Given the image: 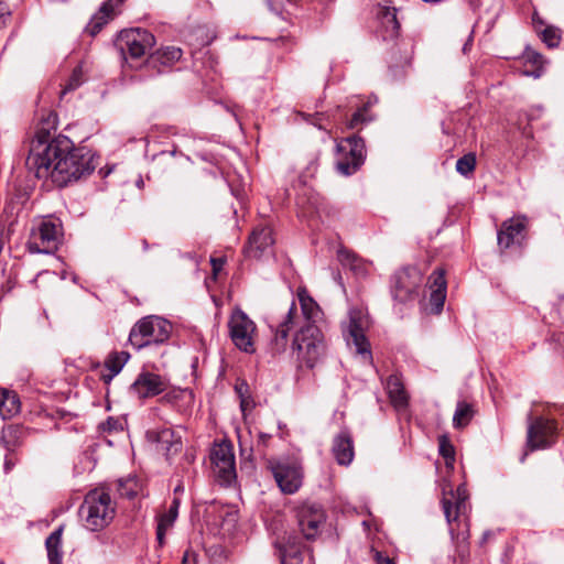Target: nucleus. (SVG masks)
<instances>
[{
  "label": "nucleus",
  "mask_w": 564,
  "mask_h": 564,
  "mask_svg": "<svg viewBox=\"0 0 564 564\" xmlns=\"http://www.w3.org/2000/svg\"><path fill=\"white\" fill-rule=\"evenodd\" d=\"M57 127V115L47 111L36 128L26 158V166L37 178L51 180L56 186L68 184L90 175L99 156L85 147L75 148L63 134L52 137Z\"/></svg>",
  "instance_id": "obj_1"
},
{
  "label": "nucleus",
  "mask_w": 564,
  "mask_h": 564,
  "mask_svg": "<svg viewBox=\"0 0 564 564\" xmlns=\"http://www.w3.org/2000/svg\"><path fill=\"white\" fill-rule=\"evenodd\" d=\"M297 299L301 312H299L295 302H292L284 319L276 327L271 341V349L274 355L285 351L289 332L296 326L299 329L294 335L292 349L297 359L308 368H313L325 351L324 336L316 326V323L321 319L322 311L305 289L299 290Z\"/></svg>",
  "instance_id": "obj_2"
},
{
  "label": "nucleus",
  "mask_w": 564,
  "mask_h": 564,
  "mask_svg": "<svg viewBox=\"0 0 564 564\" xmlns=\"http://www.w3.org/2000/svg\"><path fill=\"white\" fill-rule=\"evenodd\" d=\"M84 525L96 532L107 527L115 517V507L110 495L104 490H90L79 509Z\"/></svg>",
  "instance_id": "obj_3"
},
{
  "label": "nucleus",
  "mask_w": 564,
  "mask_h": 564,
  "mask_svg": "<svg viewBox=\"0 0 564 564\" xmlns=\"http://www.w3.org/2000/svg\"><path fill=\"white\" fill-rule=\"evenodd\" d=\"M171 332L172 325L169 321L151 315L135 323L130 330L129 341L137 349H141L153 344L166 341Z\"/></svg>",
  "instance_id": "obj_4"
},
{
  "label": "nucleus",
  "mask_w": 564,
  "mask_h": 564,
  "mask_svg": "<svg viewBox=\"0 0 564 564\" xmlns=\"http://www.w3.org/2000/svg\"><path fill=\"white\" fill-rule=\"evenodd\" d=\"M62 237L61 220L52 217L43 218L32 228L28 249L31 253L51 254L57 250Z\"/></svg>",
  "instance_id": "obj_5"
},
{
  "label": "nucleus",
  "mask_w": 564,
  "mask_h": 564,
  "mask_svg": "<svg viewBox=\"0 0 564 564\" xmlns=\"http://www.w3.org/2000/svg\"><path fill=\"white\" fill-rule=\"evenodd\" d=\"M337 171L345 176L356 173L366 159L365 141L358 135H350L337 144Z\"/></svg>",
  "instance_id": "obj_6"
},
{
  "label": "nucleus",
  "mask_w": 564,
  "mask_h": 564,
  "mask_svg": "<svg viewBox=\"0 0 564 564\" xmlns=\"http://www.w3.org/2000/svg\"><path fill=\"white\" fill-rule=\"evenodd\" d=\"M423 281V275L416 267H404L391 278L390 291L392 299L398 303L413 301Z\"/></svg>",
  "instance_id": "obj_7"
},
{
  "label": "nucleus",
  "mask_w": 564,
  "mask_h": 564,
  "mask_svg": "<svg viewBox=\"0 0 564 564\" xmlns=\"http://www.w3.org/2000/svg\"><path fill=\"white\" fill-rule=\"evenodd\" d=\"M367 318L359 311H351L349 313V321L344 328L345 338L349 347H354L357 355L362 360L371 362L372 355L370 344L365 335L367 327Z\"/></svg>",
  "instance_id": "obj_8"
},
{
  "label": "nucleus",
  "mask_w": 564,
  "mask_h": 564,
  "mask_svg": "<svg viewBox=\"0 0 564 564\" xmlns=\"http://www.w3.org/2000/svg\"><path fill=\"white\" fill-rule=\"evenodd\" d=\"M451 498L444 497L442 500L443 511L448 524L449 534L453 540L459 539L460 517L467 511L468 492L465 485H459L455 492H451Z\"/></svg>",
  "instance_id": "obj_9"
},
{
  "label": "nucleus",
  "mask_w": 564,
  "mask_h": 564,
  "mask_svg": "<svg viewBox=\"0 0 564 564\" xmlns=\"http://www.w3.org/2000/svg\"><path fill=\"white\" fill-rule=\"evenodd\" d=\"M155 44L154 35L148 30L135 28L119 33L117 45L122 54L139 58L148 53Z\"/></svg>",
  "instance_id": "obj_10"
},
{
  "label": "nucleus",
  "mask_w": 564,
  "mask_h": 564,
  "mask_svg": "<svg viewBox=\"0 0 564 564\" xmlns=\"http://www.w3.org/2000/svg\"><path fill=\"white\" fill-rule=\"evenodd\" d=\"M229 335L235 346L245 351L252 352L256 324L240 308L234 310L228 322Z\"/></svg>",
  "instance_id": "obj_11"
},
{
  "label": "nucleus",
  "mask_w": 564,
  "mask_h": 564,
  "mask_svg": "<svg viewBox=\"0 0 564 564\" xmlns=\"http://www.w3.org/2000/svg\"><path fill=\"white\" fill-rule=\"evenodd\" d=\"M557 433L558 429L554 420L539 416L529 423L527 446L530 451L549 448L556 443Z\"/></svg>",
  "instance_id": "obj_12"
},
{
  "label": "nucleus",
  "mask_w": 564,
  "mask_h": 564,
  "mask_svg": "<svg viewBox=\"0 0 564 564\" xmlns=\"http://www.w3.org/2000/svg\"><path fill=\"white\" fill-rule=\"evenodd\" d=\"M270 468L282 492L292 495L300 489L303 479V471L299 464L276 462L272 463Z\"/></svg>",
  "instance_id": "obj_13"
},
{
  "label": "nucleus",
  "mask_w": 564,
  "mask_h": 564,
  "mask_svg": "<svg viewBox=\"0 0 564 564\" xmlns=\"http://www.w3.org/2000/svg\"><path fill=\"white\" fill-rule=\"evenodd\" d=\"M210 460L223 482L230 484L236 478L235 455L230 444H216L210 452Z\"/></svg>",
  "instance_id": "obj_14"
},
{
  "label": "nucleus",
  "mask_w": 564,
  "mask_h": 564,
  "mask_svg": "<svg viewBox=\"0 0 564 564\" xmlns=\"http://www.w3.org/2000/svg\"><path fill=\"white\" fill-rule=\"evenodd\" d=\"M325 521V512L321 505L308 503L297 511L299 528L306 540L315 539Z\"/></svg>",
  "instance_id": "obj_15"
},
{
  "label": "nucleus",
  "mask_w": 564,
  "mask_h": 564,
  "mask_svg": "<svg viewBox=\"0 0 564 564\" xmlns=\"http://www.w3.org/2000/svg\"><path fill=\"white\" fill-rule=\"evenodd\" d=\"M527 237V218L524 216L512 217L502 223L497 234L500 249H508L512 246H522Z\"/></svg>",
  "instance_id": "obj_16"
},
{
  "label": "nucleus",
  "mask_w": 564,
  "mask_h": 564,
  "mask_svg": "<svg viewBox=\"0 0 564 564\" xmlns=\"http://www.w3.org/2000/svg\"><path fill=\"white\" fill-rule=\"evenodd\" d=\"M167 388V381L160 375L142 371L130 386V393L138 399L155 397Z\"/></svg>",
  "instance_id": "obj_17"
},
{
  "label": "nucleus",
  "mask_w": 564,
  "mask_h": 564,
  "mask_svg": "<svg viewBox=\"0 0 564 564\" xmlns=\"http://www.w3.org/2000/svg\"><path fill=\"white\" fill-rule=\"evenodd\" d=\"M147 438L156 445V449L167 459L182 449L181 436L176 435L171 427L153 429L147 432Z\"/></svg>",
  "instance_id": "obj_18"
},
{
  "label": "nucleus",
  "mask_w": 564,
  "mask_h": 564,
  "mask_svg": "<svg viewBox=\"0 0 564 564\" xmlns=\"http://www.w3.org/2000/svg\"><path fill=\"white\" fill-rule=\"evenodd\" d=\"M274 239L272 229L268 225L257 226L249 236L248 245L245 247V254L248 258L259 259L273 246Z\"/></svg>",
  "instance_id": "obj_19"
},
{
  "label": "nucleus",
  "mask_w": 564,
  "mask_h": 564,
  "mask_svg": "<svg viewBox=\"0 0 564 564\" xmlns=\"http://www.w3.org/2000/svg\"><path fill=\"white\" fill-rule=\"evenodd\" d=\"M376 15L379 22L378 33L382 39L384 41L397 39L400 31L397 9L388 4H379Z\"/></svg>",
  "instance_id": "obj_20"
},
{
  "label": "nucleus",
  "mask_w": 564,
  "mask_h": 564,
  "mask_svg": "<svg viewBox=\"0 0 564 564\" xmlns=\"http://www.w3.org/2000/svg\"><path fill=\"white\" fill-rule=\"evenodd\" d=\"M274 547L280 564H302L303 545L299 536L289 534L283 542L276 541Z\"/></svg>",
  "instance_id": "obj_21"
},
{
  "label": "nucleus",
  "mask_w": 564,
  "mask_h": 564,
  "mask_svg": "<svg viewBox=\"0 0 564 564\" xmlns=\"http://www.w3.org/2000/svg\"><path fill=\"white\" fill-rule=\"evenodd\" d=\"M332 454L335 460L341 466H348L351 464L355 451L354 441L350 432L347 429H343L333 438Z\"/></svg>",
  "instance_id": "obj_22"
},
{
  "label": "nucleus",
  "mask_w": 564,
  "mask_h": 564,
  "mask_svg": "<svg viewBox=\"0 0 564 564\" xmlns=\"http://www.w3.org/2000/svg\"><path fill=\"white\" fill-rule=\"evenodd\" d=\"M429 288L431 290L430 303L432 312L440 314L443 310L446 299V280L443 269H435L429 276Z\"/></svg>",
  "instance_id": "obj_23"
},
{
  "label": "nucleus",
  "mask_w": 564,
  "mask_h": 564,
  "mask_svg": "<svg viewBox=\"0 0 564 564\" xmlns=\"http://www.w3.org/2000/svg\"><path fill=\"white\" fill-rule=\"evenodd\" d=\"M386 390L390 402L395 410L401 411L406 409L409 395L404 389L403 381L398 373H393L388 377L386 381Z\"/></svg>",
  "instance_id": "obj_24"
},
{
  "label": "nucleus",
  "mask_w": 564,
  "mask_h": 564,
  "mask_svg": "<svg viewBox=\"0 0 564 564\" xmlns=\"http://www.w3.org/2000/svg\"><path fill=\"white\" fill-rule=\"evenodd\" d=\"M337 259L345 269H349L357 278H365L369 274L371 262L366 261L345 248L337 251Z\"/></svg>",
  "instance_id": "obj_25"
},
{
  "label": "nucleus",
  "mask_w": 564,
  "mask_h": 564,
  "mask_svg": "<svg viewBox=\"0 0 564 564\" xmlns=\"http://www.w3.org/2000/svg\"><path fill=\"white\" fill-rule=\"evenodd\" d=\"M180 506L181 500L175 497L169 509L158 517L156 540L160 546L164 544L166 531L174 525V522L177 519Z\"/></svg>",
  "instance_id": "obj_26"
},
{
  "label": "nucleus",
  "mask_w": 564,
  "mask_h": 564,
  "mask_svg": "<svg viewBox=\"0 0 564 564\" xmlns=\"http://www.w3.org/2000/svg\"><path fill=\"white\" fill-rule=\"evenodd\" d=\"M183 52L180 47L166 46L151 54L147 59V67L156 68L159 66L171 67L181 59Z\"/></svg>",
  "instance_id": "obj_27"
},
{
  "label": "nucleus",
  "mask_w": 564,
  "mask_h": 564,
  "mask_svg": "<svg viewBox=\"0 0 564 564\" xmlns=\"http://www.w3.org/2000/svg\"><path fill=\"white\" fill-rule=\"evenodd\" d=\"M129 358L130 355L127 351H115L109 354L105 360V369L108 372H102L100 375L101 380L107 384L110 383V381L122 370Z\"/></svg>",
  "instance_id": "obj_28"
},
{
  "label": "nucleus",
  "mask_w": 564,
  "mask_h": 564,
  "mask_svg": "<svg viewBox=\"0 0 564 564\" xmlns=\"http://www.w3.org/2000/svg\"><path fill=\"white\" fill-rule=\"evenodd\" d=\"M123 2V0H107L99 9V12L93 18L89 24V31L91 35L97 34L101 28L107 23L111 14L115 13L116 9Z\"/></svg>",
  "instance_id": "obj_29"
},
{
  "label": "nucleus",
  "mask_w": 564,
  "mask_h": 564,
  "mask_svg": "<svg viewBox=\"0 0 564 564\" xmlns=\"http://www.w3.org/2000/svg\"><path fill=\"white\" fill-rule=\"evenodd\" d=\"M63 530H64V527L59 525L46 538L45 547L47 551V558H48L50 564H61L62 563Z\"/></svg>",
  "instance_id": "obj_30"
},
{
  "label": "nucleus",
  "mask_w": 564,
  "mask_h": 564,
  "mask_svg": "<svg viewBox=\"0 0 564 564\" xmlns=\"http://www.w3.org/2000/svg\"><path fill=\"white\" fill-rule=\"evenodd\" d=\"M476 414L473 404L466 401H458L455 413L453 415V425L455 429H463L467 426Z\"/></svg>",
  "instance_id": "obj_31"
},
{
  "label": "nucleus",
  "mask_w": 564,
  "mask_h": 564,
  "mask_svg": "<svg viewBox=\"0 0 564 564\" xmlns=\"http://www.w3.org/2000/svg\"><path fill=\"white\" fill-rule=\"evenodd\" d=\"M19 411L20 401L17 394L7 390H0V416L2 419H8L17 414Z\"/></svg>",
  "instance_id": "obj_32"
},
{
  "label": "nucleus",
  "mask_w": 564,
  "mask_h": 564,
  "mask_svg": "<svg viewBox=\"0 0 564 564\" xmlns=\"http://www.w3.org/2000/svg\"><path fill=\"white\" fill-rule=\"evenodd\" d=\"M438 452L445 459L446 467L453 469L455 463V448L446 435H441L438 437Z\"/></svg>",
  "instance_id": "obj_33"
},
{
  "label": "nucleus",
  "mask_w": 564,
  "mask_h": 564,
  "mask_svg": "<svg viewBox=\"0 0 564 564\" xmlns=\"http://www.w3.org/2000/svg\"><path fill=\"white\" fill-rule=\"evenodd\" d=\"M538 33L541 36V40L543 41V43H545L547 47L553 48V47L558 46L561 37H562L560 29H557L553 25H547V26H544Z\"/></svg>",
  "instance_id": "obj_34"
},
{
  "label": "nucleus",
  "mask_w": 564,
  "mask_h": 564,
  "mask_svg": "<svg viewBox=\"0 0 564 564\" xmlns=\"http://www.w3.org/2000/svg\"><path fill=\"white\" fill-rule=\"evenodd\" d=\"M139 482L135 477L120 479L118 482V492L121 497L132 499L138 495Z\"/></svg>",
  "instance_id": "obj_35"
},
{
  "label": "nucleus",
  "mask_w": 564,
  "mask_h": 564,
  "mask_svg": "<svg viewBox=\"0 0 564 564\" xmlns=\"http://www.w3.org/2000/svg\"><path fill=\"white\" fill-rule=\"evenodd\" d=\"M475 166L476 156L473 153L465 154L456 162V171L464 176L470 174L475 170Z\"/></svg>",
  "instance_id": "obj_36"
},
{
  "label": "nucleus",
  "mask_w": 564,
  "mask_h": 564,
  "mask_svg": "<svg viewBox=\"0 0 564 564\" xmlns=\"http://www.w3.org/2000/svg\"><path fill=\"white\" fill-rule=\"evenodd\" d=\"M83 82H84V77H83L82 66H76L73 70L68 82L66 83L64 89L61 91L62 95L77 89L83 84Z\"/></svg>",
  "instance_id": "obj_37"
},
{
  "label": "nucleus",
  "mask_w": 564,
  "mask_h": 564,
  "mask_svg": "<svg viewBox=\"0 0 564 564\" xmlns=\"http://www.w3.org/2000/svg\"><path fill=\"white\" fill-rule=\"evenodd\" d=\"M366 112H367V108L366 107L359 108L352 115L351 119L349 120L348 128L349 129H356L360 124H364V123L370 121V118L367 117Z\"/></svg>",
  "instance_id": "obj_38"
},
{
  "label": "nucleus",
  "mask_w": 564,
  "mask_h": 564,
  "mask_svg": "<svg viewBox=\"0 0 564 564\" xmlns=\"http://www.w3.org/2000/svg\"><path fill=\"white\" fill-rule=\"evenodd\" d=\"M410 65V57L404 56L400 63V65H389V70L393 79H400L405 76V67Z\"/></svg>",
  "instance_id": "obj_39"
},
{
  "label": "nucleus",
  "mask_w": 564,
  "mask_h": 564,
  "mask_svg": "<svg viewBox=\"0 0 564 564\" xmlns=\"http://www.w3.org/2000/svg\"><path fill=\"white\" fill-rule=\"evenodd\" d=\"M101 429L107 432L121 431L122 424L118 419L108 417L107 421L101 423Z\"/></svg>",
  "instance_id": "obj_40"
},
{
  "label": "nucleus",
  "mask_w": 564,
  "mask_h": 564,
  "mask_svg": "<svg viewBox=\"0 0 564 564\" xmlns=\"http://www.w3.org/2000/svg\"><path fill=\"white\" fill-rule=\"evenodd\" d=\"M373 558L377 564H394L390 557L386 556L382 552L379 551L375 552Z\"/></svg>",
  "instance_id": "obj_41"
},
{
  "label": "nucleus",
  "mask_w": 564,
  "mask_h": 564,
  "mask_svg": "<svg viewBox=\"0 0 564 564\" xmlns=\"http://www.w3.org/2000/svg\"><path fill=\"white\" fill-rule=\"evenodd\" d=\"M9 15V8L8 6L0 1V25L6 23V19Z\"/></svg>",
  "instance_id": "obj_42"
},
{
  "label": "nucleus",
  "mask_w": 564,
  "mask_h": 564,
  "mask_svg": "<svg viewBox=\"0 0 564 564\" xmlns=\"http://www.w3.org/2000/svg\"><path fill=\"white\" fill-rule=\"evenodd\" d=\"M235 390L240 399L246 398V393H248V384L246 382H241L236 384Z\"/></svg>",
  "instance_id": "obj_43"
},
{
  "label": "nucleus",
  "mask_w": 564,
  "mask_h": 564,
  "mask_svg": "<svg viewBox=\"0 0 564 564\" xmlns=\"http://www.w3.org/2000/svg\"><path fill=\"white\" fill-rule=\"evenodd\" d=\"M532 23L536 32L541 31L544 26L543 20L539 17L536 12H534L532 15Z\"/></svg>",
  "instance_id": "obj_44"
},
{
  "label": "nucleus",
  "mask_w": 564,
  "mask_h": 564,
  "mask_svg": "<svg viewBox=\"0 0 564 564\" xmlns=\"http://www.w3.org/2000/svg\"><path fill=\"white\" fill-rule=\"evenodd\" d=\"M240 406H241L242 412H245L248 408L251 406L250 400L248 398L240 399Z\"/></svg>",
  "instance_id": "obj_45"
},
{
  "label": "nucleus",
  "mask_w": 564,
  "mask_h": 564,
  "mask_svg": "<svg viewBox=\"0 0 564 564\" xmlns=\"http://www.w3.org/2000/svg\"><path fill=\"white\" fill-rule=\"evenodd\" d=\"M112 172V167H100L99 170V174L101 175V177H106L108 176L110 173Z\"/></svg>",
  "instance_id": "obj_46"
},
{
  "label": "nucleus",
  "mask_w": 564,
  "mask_h": 564,
  "mask_svg": "<svg viewBox=\"0 0 564 564\" xmlns=\"http://www.w3.org/2000/svg\"><path fill=\"white\" fill-rule=\"evenodd\" d=\"M184 492V486L182 484H178L175 488H174V494L175 495H181Z\"/></svg>",
  "instance_id": "obj_47"
},
{
  "label": "nucleus",
  "mask_w": 564,
  "mask_h": 564,
  "mask_svg": "<svg viewBox=\"0 0 564 564\" xmlns=\"http://www.w3.org/2000/svg\"><path fill=\"white\" fill-rule=\"evenodd\" d=\"M259 438H260V441H261L263 444H265L267 440H268V438H270V435L264 434V433H260V434H259Z\"/></svg>",
  "instance_id": "obj_48"
},
{
  "label": "nucleus",
  "mask_w": 564,
  "mask_h": 564,
  "mask_svg": "<svg viewBox=\"0 0 564 564\" xmlns=\"http://www.w3.org/2000/svg\"><path fill=\"white\" fill-rule=\"evenodd\" d=\"M182 564H193L191 561H189V555L188 553L186 552L183 556V560H182Z\"/></svg>",
  "instance_id": "obj_49"
},
{
  "label": "nucleus",
  "mask_w": 564,
  "mask_h": 564,
  "mask_svg": "<svg viewBox=\"0 0 564 564\" xmlns=\"http://www.w3.org/2000/svg\"><path fill=\"white\" fill-rule=\"evenodd\" d=\"M471 40H469L468 42H466L463 46V52L464 53H467V51L470 48V45H471Z\"/></svg>",
  "instance_id": "obj_50"
},
{
  "label": "nucleus",
  "mask_w": 564,
  "mask_h": 564,
  "mask_svg": "<svg viewBox=\"0 0 564 564\" xmlns=\"http://www.w3.org/2000/svg\"><path fill=\"white\" fill-rule=\"evenodd\" d=\"M212 262L214 265V271L216 272L218 270L219 263H217L215 259H213Z\"/></svg>",
  "instance_id": "obj_51"
},
{
  "label": "nucleus",
  "mask_w": 564,
  "mask_h": 564,
  "mask_svg": "<svg viewBox=\"0 0 564 564\" xmlns=\"http://www.w3.org/2000/svg\"><path fill=\"white\" fill-rule=\"evenodd\" d=\"M212 262L214 265V271L216 272L218 270L219 263H217L215 259H213Z\"/></svg>",
  "instance_id": "obj_52"
},
{
  "label": "nucleus",
  "mask_w": 564,
  "mask_h": 564,
  "mask_svg": "<svg viewBox=\"0 0 564 564\" xmlns=\"http://www.w3.org/2000/svg\"><path fill=\"white\" fill-rule=\"evenodd\" d=\"M314 124L317 126L319 129H324V130L326 129V127L321 122H318V123L314 122Z\"/></svg>",
  "instance_id": "obj_53"
},
{
  "label": "nucleus",
  "mask_w": 564,
  "mask_h": 564,
  "mask_svg": "<svg viewBox=\"0 0 564 564\" xmlns=\"http://www.w3.org/2000/svg\"><path fill=\"white\" fill-rule=\"evenodd\" d=\"M489 534H490L489 532H485V533H484V536H482L484 541H485L486 539H489Z\"/></svg>",
  "instance_id": "obj_54"
},
{
  "label": "nucleus",
  "mask_w": 564,
  "mask_h": 564,
  "mask_svg": "<svg viewBox=\"0 0 564 564\" xmlns=\"http://www.w3.org/2000/svg\"><path fill=\"white\" fill-rule=\"evenodd\" d=\"M534 55H535V56H534V62H536V61H538V58H541V55H540V54H534Z\"/></svg>",
  "instance_id": "obj_55"
},
{
  "label": "nucleus",
  "mask_w": 564,
  "mask_h": 564,
  "mask_svg": "<svg viewBox=\"0 0 564 564\" xmlns=\"http://www.w3.org/2000/svg\"><path fill=\"white\" fill-rule=\"evenodd\" d=\"M310 170H314V171L316 170L315 163L311 164Z\"/></svg>",
  "instance_id": "obj_56"
},
{
  "label": "nucleus",
  "mask_w": 564,
  "mask_h": 564,
  "mask_svg": "<svg viewBox=\"0 0 564 564\" xmlns=\"http://www.w3.org/2000/svg\"><path fill=\"white\" fill-rule=\"evenodd\" d=\"M362 525L368 528V521H362Z\"/></svg>",
  "instance_id": "obj_57"
},
{
  "label": "nucleus",
  "mask_w": 564,
  "mask_h": 564,
  "mask_svg": "<svg viewBox=\"0 0 564 564\" xmlns=\"http://www.w3.org/2000/svg\"><path fill=\"white\" fill-rule=\"evenodd\" d=\"M290 3H295L297 0H288Z\"/></svg>",
  "instance_id": "obj_58"
}]
</instances>
